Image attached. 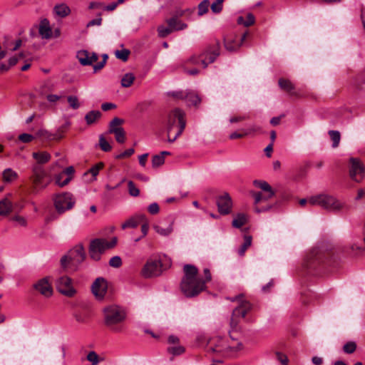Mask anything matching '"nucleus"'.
Listing matches in <instances>:
<instances>
[{
	"label": "nucleus",
	"instance_id": "f257e3e1",
	"mask_svg": "<svg viewBox=\"0 0 365 365\" xmlns=\"http://www.w3.org/2000/svg\"><path fill=\"white\" fill-rule=\"evenodd\" d=\"M184 276L180 283L182 292L187 297L198 295L205 289V281L197 276V268L192 264H185L183 267Z\"/></svg>",
	"mask_w": 365,
	"mask_h": 365
},
{
	"label": "nucleus",
	"instance_id": "f03ea898",
	"mask_svg": "<svg viewBox=\"0 0 365 365\" xmlns=\"http://www.w3.org/2000/svg\"><path fill=\"white\" fill-rule=\"evenodd\" d=\"M105 325L115 333H122L125 329V321L127 317L125 310L115 304L103 309Z\"/></svg>",
	"mask_w": 365,
	"mask_h": 365
},
{
	"label": "nucleus",
	"instance_id": "7ed1b4c3",
	"mask_svg": "<svg viewBox=\"0 0 365 365\" xmlns=\"http://www.w3.org/2000/svg\"><path fill=\"white\" fill-rule=\"evenodd\" d=\"M46 161H36L32 167L31 179L34 185V190L45 189L53 180V170L57 168V163L47 166Z\"/></svg>",
	"mask_w": 365,
	"mask_h": 365
},
{
	"label": "nucleus",
	"instance_id": "20e7f679",
	"mask_svg": "<svg viewBox=\"0 0 365 365\" xmlns=\"http://www.w3.org/2000/svg\"><path fill=\"white\" fill-rule=\"evenodd\" d=\"M185 128V113L179 109L172 110L168 116V139L174 142Z\"/></svg>",
	"mask_w": 365,
	"mask_h": 365
},
{
	"label": "nucleus",
	"instance_id": "39448f33",
	"mask_svg": "<svg viewBox=\"0 0 365 365\" xmlns=\"http://www.w3.org/2000/svg\"><path fill=\"white\" fill-rule=\"evenodd\" d=\"M220 44L217 41L214 45L208 46L204 52L200 55H192L185 62V66L188 65L200 66L205 68L209 63L215 61L220 55Z\"/></svg>",
	"mask_w": 365,
	"mask_h": 365
},
{
	"label": "nucleus",
	"instance_id": "423d86ee",
	"mask_svg": "<svg viewBox=\"0 0 365 365\" xmlns=\"http://www.w3.org/2000/svg\"><path fill=\"white\" fill-rule=\"evenodd\" d=\"M309 204L313 206H319L331 212H338L346 207L345 204L341 201L337 200L332 195L326 194L312 196L309 198Z\"/></svg>",
	"mask_w": 365,
	"mask_h": 365
},
{
	"label": "nucleus",
	"instance_id": "0eeeda50",
	"mask_svg": "<svg viewBox=\"0 0 365 365\" xmlns=\"http://www.w3.org/2000/svg\"><path fill=\"white\" fill-rule=\"evenodd\" d=\"M227 299L238 303L237 307L233 309L230 319L231 327L236 329L240 319L244 318L251 311L252 304L245 298L243 294H239L235 297H228Z\"/></svg>",
	"mask_w": 365,
	"mask_h": 365
},
{
	"label": "nucleus",
	"instance_id": "6e6552de",
	"mask_svg": "<svg viewBox=\"0 0 365 365\" xmlns=\"http://www.w3.org/2000/svg\"><path fill=\"white\" fill-rule=\"evenodd\" d=\"M86 258L84 247L81 244L76 245L70 250L67 255L61 259V264L63 269L76 270Z\"/></svg>",
	"mask_w": 365,
	"mask_h": 365
},
{
	"label": "nucleus",
	"instance_id": "1a4fd4ad",
	"mask_svg": "<svg viewBox=\"0 0 365 365\" xmlns=\"http://www.w3.org/2000/svg\"><path fill=\"white\" fill-rule=\"evenodd\" d=\"M242 349L243 344L241 342L237 343L236 346H228L223 339L217 338L210 343L207 351L220 354L224 357L232 358L236 357L237 352Z\"/></svg>",
	"mask_w": 365,
	"mask_h": 365
},
{
	"label": "nucleus",
	"instance_id": "9d476101",
	"mask_svg": "<svg viewBox=\"0 0 365 365\" xmlns=\"http://www.w3.org/2000/svg\"><path fill=\"white\" fill-rule=\"evenodd\" d=\"M242 349L243 344L241 342L237 343L236 346H228L223 339L217 338L210 343L207 351L220 354L224 357L232 358L236 357L237 352Z\"/></svg>",
	"mask_w": 365,
	"mask_h": 365
},
{
	"label": "nucleus",
	"instance_id": "9b49d317",
	"mask_svg": "<svg viewBox=\"0 0 365 365\" xmlns=\"http://www.w3.org/2000/svg\"><path fill=\"white\" fill-rule=\"evenodd\" d=\"M116 243V237H113L110 242L103 238H97L91 240L88 250L90 257L95 261L100 260L101 255L106 250L114 247Z\"/></svg>",
	"mask_w": 365,
	"mask_h": 365
},
{
	"label": "nucleus",
	"instance_id": "f8f14e48",
	"mask_svg": "<svg viewBox=\"0 0 365 365\" xmlns=\"http://www.w3.org/2000/svg\"><path fill=\"white\" fill-rule=\"evenodd\" d=\"M54 206L59 214L73 208L76 201L73 195L70 192H63L55 196Z\"/></svg>",
	"mask_w": 365,
	"mask_h": 365
},
{
	"label": "nucleus",
	"instance_id": "ddd939ff",
	"mask_svg": "<svg viewBox=\"0 0 365 365\" xmlns=\"http://www.w3.org/2000/svg\"><path fill=\"white\" fill-rule=\"evenodd\" d=\"M163 272V263L160 259H149L143 267L140 274L144 278L160 276Z\"/></svg>",
	"mask_w": 365,
	"mask_h": 365
},
{
	"label": "nucleus",
	"instance_id": "4468645a",
	"mask_svg": "<svg viewBox=\"0 0 365 365\" xmlns=\"http://www.w3.org/2000/svg\"><path fill=\"white\" fill-rule=\"evenodd\" d=\"M53 178L55 179V182L59 187H64L68 185L72 180L74 174V168L73 166L67 167L63 170L57 165V168L53 170Z\"/></svg>",
	"mask_w": 365,
	"mask_h": 365
},
{
	"label": "nucleus",
	"instance_id": "2eb2a0df",
	"mask_svg": "<svg viewBox=\"0 0 365 365\" xmlns=\"http://www.w3.org/2000/svg\"><path fill=\"white\" fill-rule=\"evenodd\" d=\"M253 184L255 187L260 188L266 193L263 195L262 192H253L252 196L255 198V203L258 204L262 201H267L274 195L272 187L266 182L263 180H254Z\"/></svg>",
	"mask_w": 365,
	"mask_h": 365
},
{
	"label": "nucleus",
	"instance_id": "dca6fc26",
	"mask_svg": "<svg viewBox=\"0 0 365 365\" xmlns=\"http://www.w3.org/2000/svg\"><path fill=\"white\" fill-rule=\"evenodd\" d=\"M56 287L60 293L66 297H71L76 292L73 287L71 279L67 276L59 277L56 280Z\"/></svg>",
	"mask_w": 365,
	"mask_h": 365
},
{
	"label": "nucleus",
	"instance_id": "f3484780",
	"mask_svg": "<svg viewBox=\"0 0 365 365\" xmlns=\"http://www.w3.org/2000/svg\"><path fill=\"white\" fill-rule=\"evenodd\" d=\"M349 173L352 180L361 182L365 178V166L362 161H350Z\"/></svg>",
	"mask_w": 365,
	"mask_h": 365
},
{
	"label": "nucleus",
	"instance_id": "a211bd4d",
	"mask_svg": "<svg viewBox=\"0 0 365 365\" xmlns=\"http://www.w3.org/2000/svg\"><path fill=\"white\" fill-rule=\"evenodd\" d=\"M324 255L318 249L312 250L307 255L305 266L309 269H314L324 263Z\"/></svg>",
	"mask_w": 365,
	"mask_h": 365
},
{
	"label": "nucleus",
	"instance_id": "6ab92c4d",
	"mask_svg": "<svg viewBox=\"0 0 365 365\" xmlns=\"http://www.w3.org/2000/svg\"><path fill=\"white\" fill-rule=\"evenodd\" d=\"M218 212L223 215L230 213L232 207L231 197L227 192L219 195L216 199Z\"/></svg>",
	"mask_w": 365,
	"mask_h": 365
},
{
	"label": "nucleus",
	"instance_id": "aec40b11",
	"mask_svg": "<svg viewBox=\"0 0 365 365\" xmlns=\"http://www.w3.org/2000/svg\"><path fill=\"white\" fill-rule=\"evenodd\" d=\"M48 277H43L34 284L33 287L45 297H50L53 295V288Z\"/></svg>",
	"mask_w": 365,
	"mask_h": 365
},
{
	"label": "nucleus",
	"instance_id": "412c9836",
	"mask_svg": "<svg viewBox=\"0 0 365 365\" xmlns=\"http://www.w3.org/2000/svg\"><path fill=\"white\" fill-rule=\"evenodd\" d=\"M176 22L177 21H175V18H170V19H168L167 20V23L168 24V27H165L164 26H158V36L161 38H165L173 31L183 30L185 28H187V24H185L184 23H178L179 24L181 25V26L176 27L175 25V24Z\"/></svg>",
	"mask_w": 365,
	"mask_h": 365
},
{
	"label": "nucleus",
	"instance_id": "4be33fe9",
	"mask_svg": "<svg viewBox=\"0 0 365 365\" xmlns=\"http://www.w3.org/2000/svg\"><path fill=\"white\" fill-rule=\"evenodd\" d=\"M69 126V123H66L62 125L56 133L52 134L49 133L47 130L41 129L38 130L36 135L38 137L41 138L43 139H46L48 140H58L63 137V133L66 130L68 127Z\"/></svg>",
	"mask_w": 365,
	"mask_h": 365
},
{
	"label": "nucleus",
	"instance_id": "5701e85b",
	"mask_svg": "<svg viewBox=\"0 0 365 365\" xmlns=\"http://www.w3.org/2000/svg\"><path fill=\"white\" fill-rule=\"evenodd\" d=\"M165 221L167 222L168 225H163V222L159 224L154 225L153 229L155 231L162 236H168L173 231V225L175 222V219L173 216H168Z\"/></svg>",
	"mask_w": 365,
	"mask_h": 365
},
{
	"label": "nucleus",
	"instance_id": "b1692460",
	"mask_svg": "<svg viewBox=\"0 0 365 365\" xmlns=\"http://www.w3.org/2000/svg\"><path fill=\"white\" fill-rule=\"evenodd\" d=\"M107 282L103 277L97 278L91 286L93 294L98 299H103L107 291Z\"/></svg>",
	"mask_w": 365,
	"mask_h": 365
},
{
	"label": "nucleus",
	"instance_id": "393cba45",
	"mask_svg": "<svg viewBox=\"0 0 365 365\" xmlns=\"http://www.w3.org/2000/svg\"><path fill=\"white\" fill-rule=\"evenodd\" d=\"M248 33L245 32L242 34L240 38V43H238L236 41L235 35L226 36L224 37V45L225 48L229 51H237L243 41L246 39Z\"/></svg>",
	"mask_w": 365,
	"mask_h": 365
},
{
	"label": "nucleus",
	"instance_id": "a878e982",
	"mask_svg": "<svg viewBox=\"0 0 365 365\" xmlns=\"http://www.w3.org/2000/svg\"><path fill=\"white\" fill-rule=\"evenodd\" d=\"M77 58L83 66H90L97 61L98 56L95 53H90L88 51L82 50L77 53Z\"/></svg>",
	"mask_w": 365,
	"mask_h": 365
},
{
	"label": "nucleus",
	"instance_id": "bb28decb",
	"mask_svg": "<svg viewBox=\"0 0 365 365\" xmlns=\"http://www.w3.org/2000/svg\"><path fill=\"white\" fill-rule=\"evenodd\" d=\"M38 34L43 39H50L53 37L52 29L47 19H43L40 21Z\"/></svg>",
	"mask_w": 365,
	"mask_h": 365
},
{
	"label": "nucleus",
	"instance_id": "cd10ccee",
	"mask_svg": "<svg viewBox=\"0 0 365 365\" xmlns=\"http://www.w3.org/2000/svg\"><path fill=\"white\" fill-rule=\"evenodd\" d=\"M104 165L102 162H100L93 166H92L89 170H88L83 175L86 180L88 182H93L96 179V176L98 175L99 171L103 169Z\"/></svg>",
	"mask_w": 365,
	"mask_h": 365
},
{
	"label": "nucleus",
	"instance_id": "c85d7f7f",
	"mask_svg": "<svg viewBox=\"0 0 365 365\" xmlns=\"http://www.w3.org/2000/svg\"><path fill=\"white\" fill-rule=\"evenodd\" d=\"M364 84L365 68L352 78L351 86L354 90L361 91L363 89V86Z\"/></svg>",
	"mask_w": 365,
	"mask_h": 365
},
{
	"label": "nucleus",
	"instance_id": "c756f323",
	"mask_svg": "<svg viewBox=\"0 0 365 365\" xmlns=\"http://www.w3.org/2000/svg\"><path fill=\"white\" fill-rule=\"evenodd\" d=\"M280 88L292 96H297V93L294 91V85L288 79L279 78L278 81Z\"/></svg>",
	"mask_w": 365,
	"mask_h": 365
},
{
	"label": "nucleus",
	"instance_id": "7c9ffc66",
	"mask_svg": "<svg viewBox=\"0 0 365 365\" xmlns=\"http://www.w3.org/2000/svg\"><path fill=\"white\" fill-rule=\"evenodd\" d=\"M32 155L36 160H50L51 158H65L63 153L60 151L54 152L53 155L47 152L33 153Z\"/></svg>",
	"mask_w": 365,
	"mask_h": 365
},
{
	"label": "nucleus",
	"instance_id": "2f4dec72",
	"mask_svg": "<svg viewBox=\"0 0 365 365\" xmlns=\"http://www.w3.org/2000/svg\"><path fill=\"white\" fill-rule=\"evenodd\" d=\"M143 220H145V216L143 215L130 218L123 224H122V228L125 229L128 227H136L139 225V223Z\"/></svg>",
	"mask_w": 365,
	"mask_h": 365
},
{
	"label": "nucleus",
	"instance_id": "473e14b6",
	"mask_svg": "<svg viewBox=\"0 0 365 365\" xmlns=\"http://www.w3.org/2000/svg\"><path fill=\"white\" fill-rule=\"evenodd\" d=\"M101 113L99 110H91L85 115V120L88 125H93L101 118Z\"/></svg>",
	"mask_w": 365,
	"mask_h": 365
},
{
	"label": "nucleus",
	"instance_id": "72a5a7b5",
	"mask_svg": "<svg viewBox=\"0 0 365 365\" xmlns=\"http://www.w3.org/2000/svg\"><path fill=\"white\" fill-rule=\"evenodd\" d=\"M247 222V216L244 213H238L233 219L232 225L235 228H240Z\"/></svg>",
	"mask_w": 365,
	"mask_h": 365
},
{
	"label": "nucleus",
	"instance_id": "f704fd0d",
	"mask_svg": "<svg viewBox=\"0 0 365 365\" xmlns=\"http://www.w3.org/2000/svg\"><path fill=\"white\" fill-rule=\"evenodd\" d=\"M53 10L56 14L61 18L68 16L71 13L70 8L65 4L55 6Z\"/></svg>",
	"mask_w": 365,
	"mask_h": 365
},
{
	"label": "nucleus",
	"instance_id": "c9c22d12",
	"mask_svg": "<svg viewBox=\"0 0 365 365\" xmlns=\"http://www.w3.org/2000/svg\"><path fill=\"white\" fill-rule=\"evenodd\" d=\"M11 202L7 198L0 201V215H8L11 211Z\"/></svg>",
	"mask_w": 365,
	"mask_h": 365
},
{
	"label": "nucleus",
	"instance_id": "e433bc0d",
	"mask_svg": "<svg viewBox=\"0 0 365 365\" xmlns=\"http://www.w3.org/2000/svg\"><path fill=\"white\" fill-rule=\"evenodd\" d=\"M365 248L356 244L346 247L344 252L350 255H357L364 252Z\"/></svg>",
	"mask_w": 365,
	"mask_h": 365
},
{
	"label": "nucleus",
	"instance_id": "4c0bfd02",
	"mask_svg": "<svg viewBox=\"0 0 365 365\" xmlns=\"http://www.w3.org/2000/svg\"><path fill=\"white\" fill-rule=\"evenodd\" d=\"M135 77L132 73H125L121 79V86L124 88L130 87L134 82Z\"/></svg>",
	"mask_w": 365,
	"mask_h": 365
},
{
	"label": "nucleus",
	"instance_id": "58836bf2",
	"mask_svg": "<svg viewBox=\"0 0 365 365\" xmlns=\"http://www.w3.org/2000/svg\"><path fill=\"white\" fill-rule=\"evenodd\" d=\"M255 21V16L252 14L249 13L246 16V20L244 19L242 16H239L237 18V23L239 24H243L245 26H250L254 24Z\"/></svg>",
	"mask_w": 365,
	"mask_h": 365
},
{
	"label": "nucleus",
	"instance_id": "ea45409f",
	"mask_svg": "<svg viewBox=\"0 0 365 365\" xmlns=\"http://www.w3.org/2000/svg\"><path fill=\"white\" fill-rule=\"evenodd\" d=\"M329 135L332 141V147L336 148L339 146L341 140V134L338 130H329L328 132Z\"/></svg>",
	"mask_w": 365,
	"mask_h": 365
},
{
	"label": "nucleus",
	"instance_id": "a19ab883",
	"mask_svg": "<svg viewBox=\"0 0 365 365\" xmlns=\"http://www.w3.org/2000/svg\"><path fill=\"white\" fill-rule=\"evenodd\" d=\"M252 237L250 235H245L244 237V242L238 250V254L240 256H243L248 247L251 246Z\"/></svg>",
	"mask_w": 365,
	"mask_h": 365
},
{
	"label": "nucleus",
	"instance_id": "79ce46f5",
	"mask_svg": "<svg viewBox=\"0 0 365 365\" xmlns=\"http://www.w3.org/2000/svg\"><path fill=\"white\" fill-rule=\"evenodd\" d=\"M167 351L169 354H172L173 356H179L185 352V349L184 346L178 345V344L173 346H170L169 347H168Z\"/></svg>",
	"mask_w": 365,
	"mask_h": 365
},
{
	"label": "nucleus",
	"instance_id": "37998d69",
	"mask_svg": "<svg viewBox=\"0 0 365 365\" xmlns=\"http://www.w3.org/2000/svg\"><path fill=\"white\" fill-rule=\"evenodd\" d=\"M17 177V173L10 168H7L3 172V179L5 182H12L15 180Z\"/></svg>",
	"mask_w": 365,
	"mask_h": 365
},
{
	"label": "nucleus",
	"instance_id": "c03bdc74",
	"mask_svg": "<svg viewBox=\"0 0 365 365\" xmlns=\"http://www.w3.org/2000/svg\"><path fill=\"white\" fill-rule=\"evenodd\" d=\"M4 38H5L6 41L4 42V46L6 48H8L12 51H15L18 50L22 44L21 39H17L16 41H15V42L14 43H9L7 41L9 36H5Z\"/></svg>",
	"mask_w": 365,
	"mask_h": 365
},
{
	"label": "nucleus",
	"instance_id": "a18cd8bd",
	"mask_svg": "<svg viewBox=\"0 0 365 365\" xmlns=\"http://www.w3.org/2000/svg\"><path fill=\"white\" fill-rule=\"evenodd\" d=\"M123 123V120L119 118H114L109 124L108 133H113L112 130L120 129L122 127L121 124Z\"/></svg>",
	"mask_w": 365,
	"mask_h": 365
},
{
	"label": "nucleus",
	"instance_id": "49530a36",
	"mask_svg": "<svg viewBox=\"0 0 365 365\" xmlns=\"http://www.w3.org/2000/svg\"><path fill=\"white\" fill-rule=\"evenodd\" d=\"M185 99L189 105L193 106L198 105L201 101L200 97L194 93H187L185 96Z\"/></svg>",
	"mask_w": 365,
	"mask_h": 365
},
{
	"label": "nucleus",
	"instance_id": "de8ad7c7",
	"mask_svg": "<svg viewBox=\"0 0 365 365\" xmlns=\"http://www.w3.org/2000/svg\"><path fill=\"white\" fill-rule=\"evenodd\" d=\"M113 134L115 135V140L119 143H123L125 140V133L124 129L121 128L120 129L112 130Z\"/></svg>",
	"mask_w": 365,
	"mask_h": 365
},
{
	"label": "nucleus",
	"instance_id": "09e8293b",
	"mask_svg": "<svg viewBox=\"0 0 365 365\" xmlns=\"http://www.w3.org/2000/svg\"><path fill=\"white\" fill-rule=\"evenodd\" d=\"M99 145L101 149L105 152H108L111 150V146L110 143L105 138L103 135H101L99 137Z\"/></svg>",
	"mask_w": 365,
	"mask_h": 365
},
{
	"label": "nucleus",
	"instance_id": "8fccbe9b",
	"mask_svg": "<svg viewBox=\"0 0 365 365\" xmlns=\"http://www.w3.org/2000/svg\"><path fill=\"white\" fill-rule=\"evenodd\" d=\"M210 6V1L208 0H203L198 5V15L202 16L208 11Z\"/></svg>",
	"mask_w": 365,
	"mask_h": 365
},
{
	"label": "nucleus",
	"instance_id": "3c124183",
	"mask_svg": "<svg viewBox=\"0 0 365 365\" xmlns=\"http://www.w3.org/2000/svg\"><path fill=\"white\" fill-rule=\"evenodd\" d=\"M128 188L129 194L133 197H138L140 195L139 189L135 186L132 180L128 182Z\"/></svg>",
	"mask_w": 365,
	"mask_h": 365
},
{
	"label": "nucleus",
	"instance_id": "603ef678",
	"mask_svg": "<svg viewBox=\"0 0 365 365\" xmlns=\"http://www.w3.org/2000/svg\"><path fill=\"white\" fill-rule=\"evenodd\" d=\"M130 51L128 49L117 50L115 52V55L117 58L126 61L128 58Z\"/></svg>",
	"mask_w": 365,
	"mask_h": 365
},
{
	"label": "nucleus",
	"instance_id": "864d4df0",
	"mask_svg": "<svg viewBox=\"0 0 365 365\" xmlns=\"http://www.w3.org/2000/svg\"><path fill=\"white\" fill-rule=\"evenodd\" d=\"M68 103L71 108L76 110L80 107V103L78 102V98L76 96H69L67 97Z\"/></svg>",
	"mask_w": 365,
	"mask_h": 365
},
{
	"label": "nucleus",
	"instance_id": "5fc2aeb1",
	"mask_svg": "<svg viewBox=\"0 0 365 365\" xmlns=\"http://www.w3.org/2000/svg\"><path fill=\"white\" fill-rule=\"evenodd\" d=\"M356 349V344L354 341H349L343 346V351L346 354H353Z\"/></svg>",
	"mask_w": 365,
	"mask_h": 365
},
{
	"label": "nucleus",
	"instance_id": "6e6d98bb",
	"mask_svg": "<svg viewBox=\"0 0 365 365\" xmlns=\"http://www.w3.org/2000/svg\"><path fill=\"white\" fill-rule=\"evenodd\" d=\"M224 0H216L211 6V10L215 14H218L222 10V4Z\"/></svg>",
	"mask_w": 365,
	"mask_h": 365
},
{
	"label": "nucleus",
	"instance_id": "4d7b16f0",
	"mask_svg": "<svg viewBox=\"0 0 365 365\" xmlns=\"http://www.w3.org/2000/svg\"><path fill=\"white\" fill-rule=\"evenodd\" d=\"M87 360L89 361L92 365H97L99 362V357L95 351H92L88 354Z\"/></svg>",
	"mask_w": 365,
	"mask_h": 365
},
{
	"label": "nucleus",
	"instance_id": "13d9d810",
	"mask_svg": "<svg viewBox=\"0 0 365 365\" xmlns=\"http://www.w3.org/2000/svg\"><path fill=\"white\" fill-rule=\"evenodd\" d=\"M121 264H122V260H121V258L118 256H114V257H111L109 261V265L110 267H113L115 268L120 267L121 266Z\"/></svg>",
	"mask_w": 365,
	"mask_h": 365
},
{
	"label": "nucleus",
	"instance_id": "bf43d9fd",
	"mask_svg": "<svg viewBox=\"0 0 365 365\" xmlns=\"http://www.w3.org/2000/svg\"><path fill=\"white\" fill-rule=\"evenodd\" d=\"M18 139L22 143H28L34 139V136L29 133H22L19 135Z\"/></svg>",
	"mask_w": 365,
	"mask_h": 365
},
{
	"label": "nucleus",
	"instance_id": "052dcab7",
	"mask_svg": "<svg viewBox=\"0 0 365 365\" xmlns=\"http://www.w3.org/2000/svg\"><path fill=\"white\" fill-rule=\"evenodd\" d=\"M171 155L168 151H161L159 153L152 155V160H164L166 157Z\"/></svg>",
	"mask_w": 365,
	"mask_h": 365
},
{
	"label": "nucleus",
	"instance_id": "680f3d73",
	"mask_svg": "<svg viewBox=\"0 0 365 365\" xmlns=\"http://www.w3.org/2000/svg\"><path fill=\"white\" fill-rule=\"evenodd\" d=\"M276 356L277 360L282 364V365H287L289 360L287 356L281 353V352H276Z\"/></svg>",
	"mask_w": 365,
	"mask_h": 365
},
{
	"label": "nucleus",
	"instance_id": "e2e57ef3",
	"mask_svg": "<svg viewBox=\"0 0 365 365\" xmlns=\"http://www.w3.org/2000/svg\"><path fill=\"white\" fill-rule=\"evenodd\" d=\"M159 210H160V207H159V205L158 203L156 202H153V203H151L148 207V211L151 214V215H156L159 212Z\"/></svg>",
	"mask_w": 365,
	"mask_h": 365
},
{
	"label": "nucleus",
	"instance_id": "0e129e2a",
	"mask_svg": "<svg viewBox=\"0 0 365 365\" xmlns=\"http://www.w3.org/2000/svg\"><path fill=\"white\" fill-rule=\"evenodd\" d=\"M24 58L23 53H19L18 56H13L9 59V65L10 68L15 66L17 62Z\"/></svg>",
	"mask_w": 365,
	"mask_h": 365
},
{
	"label": "nucleus",
	"instance_id": "69168bd1",
	"mask_svg": "<svg viewBox=\"0 0 365 365\" xmlns=\"http://www.w3.org/2000/svg\"><path fill=\"white\" fill-rule=\"evenodd\" d=\"M134 153V149L133 148H128L126 150L120 153L116 158H129Z\"/></svg>",
	"mask_w": 365,
	"mask_h": 365
},
{
	"label": "nucleus",
	"instance_id": "338daca9",
	"mask_svg": "<svg viewBox=\"0 0 365 365\" xmlns=\"http://www.w3.org/2000/svg\"><path fill=\"white\" fill-rule=\"evenodd\" d=\"M12 220L16 222L18 225L23 227L26 225V220L24 217L16 215L12 218Z\"/></svg>",
	"mask_w": 365,
	"mask_h": 365
},
{
	"label": "nucleus",
	"instance_id": "774afa93",
	"mask_svg": "<svg viewBox=\"0 0 365 365\" xmlns=\"http://www.w3.org/2000/svg\"><path fill=\"white\" fill-rule=\"evenodd\" d=\"M74 317L78 322L84 323L86 322V316L81 313H76L74 314Z\"/></svg>",
	"mask_w": 365,
	"mask_h": 365
}]
</instances>
